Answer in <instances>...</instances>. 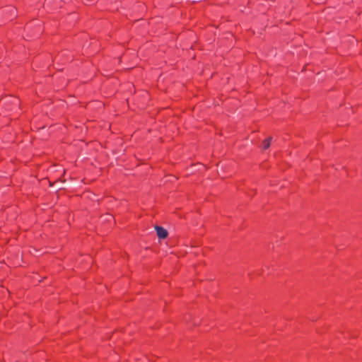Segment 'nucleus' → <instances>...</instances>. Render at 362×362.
I'll return each instance as SVG.
<instances>
[{
    "mask_svg": "<svg viewBox=\"0 0 362 362\" xmlns=\"http://www.w3.org/2000/svg\"><path fill=\"white\" fill-rule=\"evenodd\" d=\"M156 230L159 238L164 239L168 236L167 230L161 226H156Z\"/></svg>",
    "mask_w": 362,
    "mask_h": 362,
    "instance_id": "nucleus-1",
    "label": "nucleus"
},
{
    "mask_svg": "<svg viewBox=\"0 0 362 362\" xmlns=\"http://www.w3.org/2000/svg\"><path fill=\"white\" fill-rule=\"evenodd\" d=\"M110 219H113V217L111 216V215H108V221H110Z\"/></svg>",
    "mask_w": 362,
    "mask_h": 362,
    "instance_id": "nucleus-4",
    "label": "nucleus"
},
{
    "mask_svg": "<svg viewBox=\"0 0 362 362\" xmlns=\"http://www.w3.org/2000/svg\"><path fill=\"white\" fill-rule=\"evenodd\" d=\"M271 141H272V137L266 139L262 143V148L264 149H267L270 146Z\"/></svg>",
    "mask_w": 362,
    "mask_h": 362,
    "instance_id": "nucleus-2",
    "label": "nucleus"
},
{
    "mask_svg": "<svg viewBox=\"0 0 362 362\" xmlns=\"http://www.w3.org/2000/svg\"><path fill=\"white\" fill-rule=\"evenodd\" d=\"M7 10L10 11H15V8H11V7H8L7 8Z\"/></svg>",
    "mask_w": 362,
    "mask_h": 362,
    "instance_id": "nucleus-3",
    "label": "nucleus"
}]
</instances>
